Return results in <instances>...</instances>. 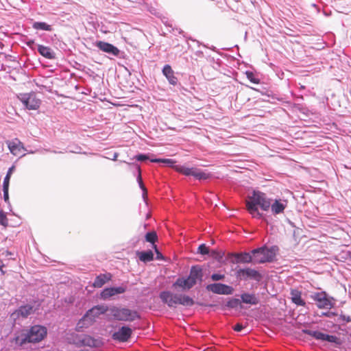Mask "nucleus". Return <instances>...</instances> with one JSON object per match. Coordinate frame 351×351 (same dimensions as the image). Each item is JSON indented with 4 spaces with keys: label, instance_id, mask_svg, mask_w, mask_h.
Returning a JSON list of instances; mask_svg holds the SVG:
<instances>
[{
    "label": "nucleus",
    "instance_id": "nucleus-1",
    "mask_svg": "<svg viewBox=\"0 0 351 351\" xmlns=\"http://www.w3.org/2000/svg\"><path fill=\"white\" fill-rule=\"evenodd\" d=\"M246 206L253 217L261 219L263 217V214L258 211V207L264 211L268 210L270 208V199L264 193L254 191L252 195H250L246 200Z\"/></svg>",
    "mask_w": 351,
    "mask_h": 351
},
{
    "label": "nucleus",
    "instance_id": "nucleus-2",
    "mask_svg": "<svg viewBox=\"0 0 351 351\" xmlns=\"http://www.w3.org/2000/svg\"><path fill=\"white\" fill-rule=\"evenodd\" d=\"M47 335V328L40 325L32 326L27 332L22 333L15 337V343L22 346L26 342H39Z\"/></svg>",
    "mask_w": 351,
    "mask_h": 351
},
{
    "label": "nucleus",
    "instance_id": "nucleus-3",
    "mask_svg": "<svg viewBox=\"0 0 351 351\" xmlns=\"http://www.w3.org/2000/svg\"><path fill=\"white\" fill-rule=\"evenodd\" d=\"M107 316L109 319L119 322H133L136 319H140L141 317L136 311L116 306L109 307Z\"/></svg>",
    "mask_w": 351,
    "mask_h": 351
},
{
    "label": "nucleus",
    "instance_id": "nucleus-4",
    "mask_svg": "<svg viewBox=\"0 0 351 351\" xmlns=\"http://www.w3.org/2000/svg\"><path fill=\"white\" fill-rule=\"evenodd\" d=\"M160 298L169 307H173L177 304L192 306L194 303L193 299L188 295L173 293L168 291L161 292Z\"/></svg>",
    "mask_w": 351,
    "mask_h": 351
},
{
    "label": "nucleus",
    "instance_id": "nucleus-5",
    "mask_svg": "<svg viewBox=\"0 0 351 351\" xmlns=\"http://www.w3.org/2000/svg\"><path fill=\"white\" fill-rule=\"evenodd\" d=\"M109 307L105 305H97L88 310L83 317L78 322L77 328L78 329L88 328L90 326L99 315L108 313Z\"/></svg>",
    "mask_w": 351,
    "mask_h": 351
},
{
    "label": "nucleus",
    "instance_id": "nucleus-6",
    "mask_svg": "<svg viewBox=\"0 0 351 351\" xmlns=\"http://www.w3.org/2000/svg\"><path fill=\"white\" fill-rule=\"evenodd\" d=\"M278 248L277 246L261 247L252 251L254 263H264L274 261Z\"/></svg>",
    "mask_w": 351,
    "mask_h": 351
},
{
    "label": "nucleus",
    "instance_id": "nucleus-7",
    "mask_svg": "<svg viewBox=\"0 0 351 351\" xmlns=\"http://www.w3.org/2000/svg\"><path fill=\"white\" fill-rule=\"evenodd\" d=\"M34 311V307L32 305L22 306L10 315V320L13 324H20L23 320L27 318Z\"/></svg>",
    "mask_w": 351,
    "mask_h": 351
},
{
    "label": "nucleus",
    "instance_id": "nucleus-8",
    "mask_svg": "<svg viewBox=\"0 0 351 351\" xmlns=\"http://www.w3.org/2000/svg\"><path fill=\"white\" fill-rule=\"evenodd\" d=\"M311 298L316 302L319 308L330 309L335 303L332 297H329L325 291L315 293Z\"/></svg>",
    "mask_w": 351,
    "mask_h": 351
},
{
    "label": "nucleus",
    "instance_id": "nucleus-9",
    "mask_svg": "<svg viewBox=\"0 0 351 351\" xmlns=\"http://www.w3.org/2000/svg\"><path fill=\"white\" fill-rule=\"evenodd\" d=\"M75 343L77 346L99 348L103 345V341L100 338H94L90 335H81L76 337Z\"/></svg>",
    "mask_w": 351,
    "mask_h": 351
},
{
    "label": "nucleus",
    "instance_id": "nucleus-10",
    "mask_svg": "<svg viewBox=\"0 0 351 351\" xmlns=\"http://www.w3.org/2000/svg\"><path fill=\"white\" fill-rule=\"evenodd\" d=\"M177 171L185 175L192 176L197 180H206L208 178V175L202 170L196 167H187L186 166H178L176 167Z\"/></svg>",
    "mask_w": 351,
    "mask_h": 351
},
{
    "label": "nucleus",
    "instance_id": "nucleus-11",
    "mask_svg": "<svg viewBox=\"0 0 351 351\" xmlns=\"http://www.w3.org/2000/svg\"><path fill=\"white\" fill-rule=\"evenodd\" d=\"M19 99L23 105L29 110H36L40 104V101L36 98L34 93L21 95Z\"/></svg>",
    "mask_w": 351,
    "mask_h": 351
},
{
    "label": "nucleus",
    "instance_id": "nucleus-12",
    "mask_svg": "<svg viewBox=\"0 0 351 351\" xmlns=\"http://www.w3.org/2000/svg\"><path fill=\"white\" fill-rule=\"evenodd\" d=\"M304 332L306 334L314 337L315 339H318V340L335 343L337 345L341 344V341H340L339 339L335 335H330L325 334V333H323L319 331L311 330H304Z\"/></svg>",
    "mask_w": 351,
    "mask_h": 351
},
{
    "label": "nucleus",
    "instance_id": "nucleus-13",
    "mask_svg": "<svg viewBox=\"0 0 351 351\" xmlns=\"http://www.w3.org/2000/svg\"><path fill=\"white\" fill-rule=\"evenodd\" d=\"M206 289L216 294L231 295L234 289L228 285L221 283H213L207 285Z\"/></svg>",
    "mask_w": 351,
    "mask_h": 351
},
{
    "label": "nucleus",
    "instance_id": "nucleus-14",
    "mask_svg": "<svg viewBox=\"0 0 351 351\" xmlns=\"http://www.w3.org/2000/svg\"><path fill=\"white\" fill-rule=\"evenodd\" d=\"M132 332V329L130 327L124 326L113 333L112 338L114 340L125 342L130 339Z\"/></svg>",
    "mask_w": 351,
    "mask_h": 351
},
{
    "label": "nucleus",
    "instance_id": "nucleus-15",
    "mask_svg": "<svg viewBox=\"0 0 351 351\" xmlns=\"http://www.w3.org/2000/svg\"><path fill=\"white\" fill-rule=\"evenodd\" d=\"M95 46L98 47L101 51L114 56H118L120 53V50L117 47L110 43L104 41L96 42Z\"/></svg>",
    "mask_w": 351,
    "mask_h": 351
},
{
    "label": "nucleus",
    "instance_id": "nucleus-16",
    "mask_svg": "<svg viewBox=\"0 0 351 351\" xmlns=\"http://www.w3.org/2000/svg\"><path fill=\"white\" fill-rule=\"evenodd\" d=\"M287 206V201L285 199H276L274 202L270 201L271 211L274 215L282 213Z\"/></svg>",
    "mask_w": 351,
    "mask_h": 351
},
{
    "label": "nucleus",
    "instance_id": "nucleus-17",
    "mask_svg": "<svg viewBox=\"0 0 351 351\" xmlns=\"http://www.w3.org/2000/svg\"><path fill=\"white\" fill-rule=\"evenodd\" d=\"M126 291V288L124 287H109L104 289L101 293V298L104 300H106L117 294L123 293Z\"/></svg>",
    "mask_w": 351,
    "mask_h": 351
},
{
    "label": "nucleus",
    "instance_id": "nucleus-18",
    "mask_svg": "<svg viewBox=\"0 0 351 351\" xmlns=\"http://www.w3.org/2000/svg\"><path fill=\"white\" fill-rule=\"evenodd\" d=\"M8 146L10 152L14 156L22 155V151L24 149L23 143L18 139L15 138L11 141H8Z\"/></svg>",
    "mask_w": 351,
    "mask_h": 351
},
{
    "label": "nucleus",
    "instance_id": "nucleus-19",
    "mask_svg": "<svg viewBox=\"0 0 351 351\" xmlns=\"http://www.w3.org/2000/svg\"><path fill=\"white\" fill-rule=\"evenodd\" d=\"M202 269L199 266L196 265L191 267L188 278L193 282L194 285H195L198 280L202 281Z\"/></svg>",
    "mask_w": 351,
    "mask_h": 351
},
{
    "label": "nucleus",
    "instance_id": "nucleus-20",
    "mask_svg": "<svg viewBox=\"0 0 351 351\" xmlns=\"http://www.w3.org/2000/svg\"><path fill=\"white\" fill-rule=\"evenodd\" d=\"M162 71V74L166 77L170 84L173 86L177 84L178 78L175 76L174 71L170 65H165Z\"/></svg>",
    "mask_w": 351,
    "mask_h": 351
},
{
    "label": "nucleus",
    "instance_id": "nucleus-21",
    "mask_svg": "<svg viewBox=\"0 0 351 351\" xmlns=\"http://www.w3.org/2000/svg\"><path fill=\"white\" fill-rule=\"evenodd\" d=\"M237 275L239 277L250 278L255 280L258 279L259 277L258 272L251 268L241 269L237 271Z\"/></svg>",
    "mask_w": 351,
    "mask_h": 351
},
{
    "label": "nucleus",
    "instance_id": "nucleus-22",
    "mask_svg": "<svg viewBox=\"0 0 351 351\" xmlns=\"http://www.w3.org/2000/svg\"><path fill=\"white\" fill-rule=\"evenodd\" d=\"M194 285L193 282L188 277L178 278L173 284L174 287H179L182 289H190Z\"/></svg>",
    "mask_w": 351,
    "mask_h": 351
},
{
    "label": "nucleus",
    "instance_id": "nucleus-23",
    "mask_svg": "<svg viewBox=\"0 0 351 351\" xmlns=\"http://www.w3.org/2000/svg\"><path fill=\"white\" fill-rule=\"evenodd\" d=\"M291 301L298 306H304L305 302L302 298V293L298 289H292L290 293Z\"/></svg>",
    "mask_w": 351,
    "mask_h": 351
},
{
    "label": "nucleus",
    "instance_id": "nucleus-24",
    "mask_svg": "<svg viewBox=\"0 0 351 351\" xmlns=\"http://www.w3.org/2000/svg\"><path fill=\"white\" fill-rule=\"evenodd\" d=\"M111 278L110 274H100L98 276L96 277L94 282L93 286L97 288L101 287L106 282L109 281Z\"/></svg>",
    "mask_w": 351,
    "mask_h": 351
},
{
    "label": "nucleus",
    "instance_id": "nucleus-25",
    "mask_svg": "<svg viewBox=\"0 0 351 351\" xmlns=\"http://www.w3.org/2000/svg\"><path fill=\"white\" fill-rule=\"evenodd\" d=\"M38 51L41 56L48 59H53L55 58L54 53L49 47L39 45L38 46Z\"/></svg>",
    "mask_w": 351,
    "mask_h": 351
},
{
    "label": "nucleus",
    "instance_id": "nucleus-26",
    "mask_svg": "<svg viewBox=\"0 0 351 351\" xmlns=\"http://www.w3.org/2000/svg\"><path fill=\"white\" fill-rule=\"evenodd\" d=\"M241 299L245 304L256 305L258 303V299L254 294L243 293L241 295Z\"/></svg>",
    "mask_w": 351,
    "mask_h": 351
},
{
    "label": "nucleus",
    "instance_id": "nucleus-27",
    "mask_svg": "<svg viewBox=\"0 0 351 351\" xmlns=\"http://www.w3.org/2000/svg\"><path fill=\"white\" fill-rule=\"evenodd\" d=\"M235 257L237 261L244 263H249L251 262L254 263V255L250 253L243 252L240 254H236Z\"/></svg>",
    "mask_w": 351,
    "mask_h": 351
},
{
    "label": "nucleus",
    "instance_id": "nucleus-28",
    "mask_svg": "<svg viewBox=\"0 0 351 351\" xmlns=\"http://www.w3.org/2000/svg\"><path fill=\"white\" fill-rule=\"evenodd\" d=\"M32 27L37 30H45L49 32L52 30L51 26L45 22H34L32 25Z\"/></svg>",
    "mask_w": 351,
    "mask_h": 351
},
{
    "label": "nucleus",
    "instance_id": "nucleus-29",
    "mask_svg": "<svg viewBox=\"0 0 351 351\" xmlns=\"http://www.w3.org/2000/svg\"><path fill=\"white\" fill-rule=\"evenodd\" d=\"M154 258V254L152 251L141 252L139 254V259L143 262H149Z\"/></svg>",
    "mask_w": 351,
    "mask_h": 351
},
{
    "label": "nucleus",
    "instance_id": "nucleus-30",
    "mask_svg": "<svg viewBox=\"0 0 351 351\" xmlns=\"http://www.w3.org/2000/svg\"><path fill=\"white\" fill-rule=\"evenodd\" d=\"M137 171H138V177H137V181L139 184V186L141 187V189L143 190V197L144 199H145V197L147 195V190L145 187V186L143 185V181H142V178H141V169L138 166H137Z\"/></svg>",
    "mask_w": 351,
    "mask_h": 351
},
{
    "label": "nucleus",
    "instance_id": "nucleus-31",
    "mask_svg": "<svg viewBox=\"0 0 351 351\" xmlns=\"http://www.w3.org/2000/svg\"><path fill=\"white\" fill-rule=\"evenodd\" d=\"M14 166H12L11 167L9 168V169L7 172V174L4 178L3 186L9 187L10 179L11 175H12V172L14 171Z\"/></svg>",
    "mask_w": 351,
    "mask_h": 351
},
{
    "label": "nucleus",
    "instance_id": "nucleus-32",
    "mask_svg": "<svg viewBox=\"0 0 351 351\" xmlns=\"http://www.w3.org/2000/svg\"><path fill=\"white\" fill-rule=\"evenodd\" d=\"M156 234L154 232H147L145 235V239L147 242L154 243L156 239Z\"/></svg>",
    "mask_w": 351,
    "mask_h": 351
},
{
    "label": "nucleus",
    "instance_id": "nucleus-33",
    "mask_svg": "<svg viewBox=\"0 0 351 351\" xmlns=\"http://www.w3.org/2000/svg\"><path fill=\"white\" fill-rule=\"evenodd\" d=\"M152 162H163L167 165H172L173 161L171 159H160V158H152L150 159Z\"/></svg>",
    "mask_w": 351,
    "mask_h": 351
},
{
    "label": "nucleus",
    "instance_id": "nucleus-34",
    "mask_svg": "<svg viewBox=\"0 0 351 351\" xmlns=\"http://www.w3.org/2000/svg\"><path fill=\"white\" fill-rule=\"evenodd\" d=\"M0 224L3 226H7V225H8V219L6 217V215L1 210H0Z\"/></svg>",
    "mask_w": 351,
    "mask_h": 351
},
{
    "label": "nucleus",
    "instance_id": "nucleus-35",
    "mask_svg": "<svg viewBox=\"0 0 351 351\" xmlns=\"http://www.w3.org/2000/svg\"><path fill=\"white\" fill-rule=\"evenodd\" d=\"M209 252L208 248L206 246L205 244H202L198 247V253L206 255L208 254Z\"/></svg>",
    "mask_w": 351,
    "mask_h": 351
},
{
    "label": "nucleus",
    "instance_id": "nucleus-36",
    "mask_svg": "<svg viewBox=\"0 0 351 351\" xmlns=\"http://www.w3.org/2000/svg\"><path fill=\"white\" fill-rule=\"evenodd\" d=\"M8 189H9V187H8V186H6V187L5 186H3L4 201L5 202H7L8 204H10Z\"/></svg>",
    "mask_w": 351,
    "mask_h": 351
},
{
    "label": "nucleus",
    "instance_id": "nucleus-37",
    "mask_svg": "<svg viewBox=\"0 0 351 351\" xmlns=\"http://www.w3.org/2000/svg\"><path fill=\"white\" fill-rule=\"evenodd\" d=\"M225 278V276L223 274H213L211 276V279L213 281H218L223 280Z\"/></svg>",
    "mask_w": 351,
    "mask_h": 351
},
{
    "label": "nucleus",
    "instance_id": "nucleus-38",
    "mask_svg": "<svg viewBox=\"0 0 351 351\" xmlns=\"http://www.w3.org/2000/svg\"><path fill=\"white\" fill-rule=\"evenodd\" d=\"M247 78L253 83L254 84H258L259 81L256 78L254 77V75L252 72H247L246 73Z\"/></svg>",
    "mask_w": 351,
    "mask_h": 351
},
{
    "label": "nucleus",
    "instance_id": "nucleus-39",
    "mask_svg": "<svg viewBox=\"0 0 351 351\" xmlns=\"http://www.w3.org/2000/svg\"><path fill=\"white\" fill-rule=\"evenodd\" d=\"M135 158L138 161H144L149 159V157L145 154H138L135 156Z\"/></svg>",
    "mask_w": 351,
    "mask_h": 351
},
{
    "label": "nucleus",
    "instance_id": "nucleus-40",
    "mask_svg": "<svg viewBox=\"0 0 351 351\" xmlns=\"http://www.w3.org/2000/svg\"><path fill=\"white\" fill-rule=\"evenodd\" d=\"M239 302V300L237 299H234L232 301H230L228 304V306H230V307H234Z\"/></svg>",
    "mask_w": 351,
    "mask_h": 351
},
{
    "label": "nucleus",
    "instance_id": "nucleus-41",
    "mask_svg": "<svg viewBox=\"0 0 351 351\" xmlns=\"http://www.w3.org/2000/svg\"><path fill=\"white\" fill-rule=\"evenodd\" d=\"M12 255H14V254L12 252H9V251H5V252H2V254H1V256H5V257H8V258H9L8 256H11ZM10 259H14V258L13 257H10Z\"/></svg>",
    "mask_w": 351,
    "mask_h": 351
},
{
    "label": "nucleus",
    "instance_id": "nucleus-42",
    "mask_svg": "<svg viewBox=\"0 0 351 351\" xmlns=\"http://www.w3.org/2000/svg\"><path fill=\"white\" fill-rule=\"evenodd\" d=\"M243 328V326L242 324H237L234 326V330L237 332H240Z\"/></svg>",
    "mask_w": 351,
    "mask_h": 351
},
{
    "label": "nucleus",
    "instance_id": "nucleus-43",
    "mask_svg": "<svg viewBox=\"0 0 351 351\" xmlns=\"http://www.w3.org/2000/svg\"><path fill=\"white\" fill-rule=\"evenodd\" d=\"M118 154L117 153L114 154V158L113 160H116Z\"/></svg>",
    "mask_w": 351,
    "mask_h": 351
},
{
    "label": "nucleus",
    "instance_id": "nucleus-44",
    "mask_svg": "<svg viewBox=\"0 0 351 351\" xmlns=\"http://www.w3.org/2000/svg\"><path fill=\"white\" fill-rule=\"evenodd\" d=\"M2 267H3V265H0V269H1V270H2V269H1V268H2Z\"/></svg>",
    "mask_w": 351,
    "mask_h": 351
}]
</instances>
